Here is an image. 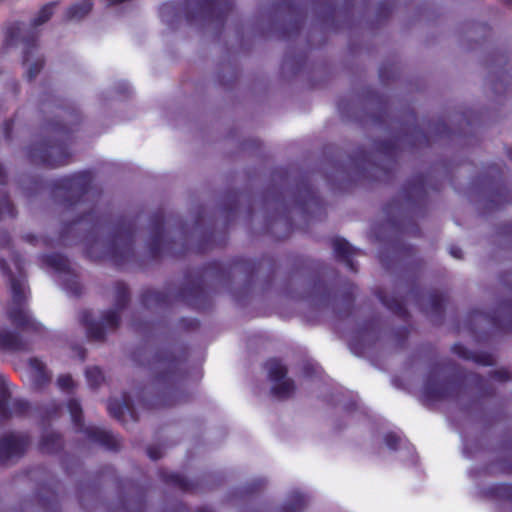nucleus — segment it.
Returning <instances> with one entry per match:
<instances>
[{
    "label": "nucleus",
    "mask_w": 512,
    "mask_h": 512,
    "mask_svg": "<svg viewBox=\"0 0 512 512\" xmlns=\"http://www.w3.org/2000/svg\"><path fill=\"white\" fill-rule=\"evenodd\" d=\"M268 373L274 394L284 397L293 390V383L286 378V371L278 361L273 360L268 363Z\"/></svg>",
    "instance_id": "1"
},
{
    "label": "nucleus",
    "mask_w": 512,
    "mask_h": 512,
    "mask_svg": "<svg viewBox=\"0 0 512 512\" xmlns=\"http://www.w3.org/2000/svg\"><path fill=\"white\" fill-rule=\"evenodd\" d=\"M25 448V441L16 435H9L0 440V461L9 460L19 455Z\"/></svg>",
    "instance_id": "2"
},
{
    "label": "nucleus",
    "mask_w": 512,
    "mask_h": 512,
    "mask_svg": "<svg viewBox=\"0 0 512 512\" xmlns=\"http://www.w3.org/2000/svg\"><path fill=\"white\" fill-rule=\"evenodd\" d=\"M92 7L90 0H84L80 4L71 7L68 11L71 19H79L86 15Z\"/></svg>",
    "instance_id": "3"
},
{
    "label": "nucleus",
    "mask_w": 512,
    "mask_h": 512,
    "mask_svg": "<svg viewBox=\"0 0 512 512\" xmlns=\"http://www.w3.org/2000/svg\"><path fill=\"white\" fill-rule=\"evenodd\" d=\"M11 317L19 325L34 326V322L31 320V317H30L28 311L22 306H20L17 311L11 312Z\"/></svg>",
    "instance_id": "4"
},
{
    "label": "nucleus",
    "mask_w": 512,
    "mask_h": 512,
    "mask_svg": "<svg viewBox=\"0 0 512 512\" xmlns=\"http://www.w3.org/2000/svg\"><path fill=\"white\" fill-rule=\"evenodd\" d=\"M11 286L14 301L20 305L21 300L26 298V286L22 281H12Z\"/></svg>",
    "instance_id": "5"
},
{
    "label": "nucleus",
    "mask_w": 512,
    "mask_h": 512,
    "mask_svg": "<svg viewBox=\"0 0 512 512\" xmlns=\"http://www.w3.org/2000/svg\"><path fill=\"white\" fill-rule=\"evenodd\" d=\"M52 15V6H45L40 12L38 13L37 17L35 18V24L40 25L42 23H45Z\"/></svg>",
    "instance_id": "6"
},
{
    "label": "nucleus",
    "mask_w": 512,
    "mask_h": 512,
    "mask_svg": "<svg viewBox=\"0 0 512 512\" xmlns=\"http://www.w3.org/2000/svg\"><path fill=\"white\" fill-rule=\"evenodd\" d=\"M30 368L35 377L40 378L44 376V364L38 359L30 361Z\"/></svg>",
    "instance_id": "7"
},
{
    "label": "nucleus",
    "mask_w": 512,
    "mask_h": 512,
    "mask_svg": "<svg viewBox=\"0 0 512 512\" xmlns=\"http://www.w3.org/2000/svg\"><path fill=\"white\" fill-rule=\"evenodd\" d=\"M88 380L92 384H97L100 379H102V373L98 368H92L87 370L86 372Z\"/></svg>",
    "instance_id": "8"
},
{
    "label": "nucleus",
    "mask_w": 512,
    "mask_h": 512,
    "mask_svg": "<svg viewBox=\"0 0 512 512\" xmlns=\"http://www.w3.org/2000/svg\"><path fill=\"white\" fill-rule=\"evenodd\" d=\"M58 384L63 389H68L72 385V378L68 375L61 376L58 379Z\"/></svg>",
    "instance_id": "9"
},
{
    "label": "nucleus",
    "mask_w": 512,
    "mask_h": 512,
    "mask_svg": "<svg viewBox=\"0 0 512 512\" xmlns=\"http://www.w3.org/2000/svg\"><path fill=\"white\" fill-rule=\"evenodd\" d=\"M386 441H387V445H388L390 448L394 449V448H396V445L394 444V442H395V443H396V442H400V441H401V439H400L398 436H396V435H394V434H391V435H388V436H387Z\"/></svg>",
    "instance_id": "10"
},
{
    "label": "nucleus",
    "mask_w": 512,
    "mask_h": 512,
    "mask_svg": "<svg viewBox=\"0 0 512 512\" xmlns=\"http://www.w3.org/2000/svg\"><path fill=\"white\" fill-rule=\"evenodd\" d=\"M40 69V64H35V68H34V71H30V77H32L34 74H36Z\"/></svg>",
    "instance_id": "11"
},
{
    "label": "nucleus",
    "mask_w": 512,
    "mask_h": 512,
    "mask_svg": "<svg viewBox=\"0 0 512 512\" xmlns=\"http://www.w3.org/2000/svg\"><path fill=\"white\" fill-rule=\"evenodd\" d=\"M109 322H110L111 324H115V323H116V321H115L114 319H110V320H109Z\"/></svg>",
    "instance_id": "12"
},
{
    "label": "nucleus",
    "mask_w": 512,
    "mask_h": 512,
    "mask_svg": "<svg viewBox=\"0 0 512 512\" xmlns=\"http://www.w3.org/2000/svg\"><path fill=\"white\" fill-rule=\"evenodd\" d=\"M75 413H76L75 410H72V415H73L74 418H76V414Z\"/></svg>",
    "instance_id": "13"
},
{
    "label": "nucleus",
    "mask_w": 512,
    "mask_h": 512,
    "mask_svg": "<svg viewBox=\"0 0 512 512\" xmlns=\"http://www.w3.org/2000/svg\"><path fill=\"white\" fill-rule=\"evenodd\" d=\"M3 408H2V404L0 403V413L2 412Z\"/></svg>",
    "instance_id": "14"
}]
</instances>
